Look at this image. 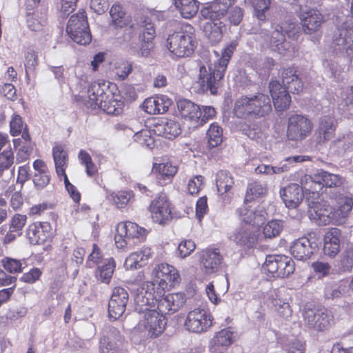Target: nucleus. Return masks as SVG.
<instances>
[{"label": "nucleus", "instance_id": "1", "mask_svg": "<svg viewBox=\"0 0 353 353\" xmlns=\"http://www.w3.org/2000/svg\"><path fill=\"white\" fill-rule=\"evenodd\" d=\"M237 46V41L232 40L222 50L221 56L214 51L216 59L213 63L205 61L201 63L197 83L203 91L209 90L212 94H216L228 64Z\"/></svg>", "mask_w": 353, "mask_h": 353}, {"label": "nucleus", "instance_id": "2", "mask_svg": "<svg viewBox=\"0 0 353 353\" xmlns=\"http://www.w3.org/2000/svg\"><path fill=\"white\" fill-rule=\"evenodd\" d=\"M155 297L149 294V296L137 294L134 297L135 310L141 316L137 329L150 338H155L163 333L167 324L165 316L152 309Z\"/></svg>", "mask_w": 353, "mask_h": 353}, {"label": "nucleus", "instance_id": "3", "mask_svg": "<svg viewBox=\"0 0 353 353\" xmlns=\"http://www.w3.org/2000/svg\"><path fill=\"white\" fill-rule=\"evenodd\" d=\"M152 281H147L137 294L149 296L152 292L157 293V297L164 295L165 291L172 290L179 284L181 276L177 269L166 263L157 264L152 271Z\"/></svg>", "mask_w": 353, "mask_h": 353}, {"label": "nucleus", "instance_id": "4", "mask_svg": "<svg viewBox=\"0 0 353 353\" xmlns=\"http://www.w3.org/2000/svg\"><path fill=\"white\" fill-rule=\"evenodd\" d=\"M271 111V100L268 95L263 93L240 97L236 101L233 109L235 116L243 119L263 117Z\"/></svg>", "mask_w": 353, "mask_h": 353}, {"label": "nucleus", "instance_id": "5", "mask_svg": "<svg viewBox=\"0 0 353 353\" xmlns=\"http://www.w3.org/2000/svg\"><path fill=\"white\" fill-rule=\"evenodd\" d=\"M196 43L193 27L185 25L168 36L166 46L172 57L183 58L193 53Z\"/></svg>", "mask_w": 353, "mask_h": 353}, {"label": "nucleus", "instance_id": "6", "mask_svg": "<svg viewBox=\"0 0 353 353\" xmlns=\"http://www.w3.org/2000/svg\"><path fill=\"white\" fill-rule=\"evenodd\" d=\"M285 32L289 38H296L298 34V28L294 23L289 24L283 23L282 26L277 25L269 35L263 29L259 32H253V33L259 34L261 38L264 39L265 45L271 48L272 50L277 52L281 54H285L290 51L292 45L287 41L285 38Z\"/></svg>", "mask_w": 353, "mask_h": 353}, {"label": "nucleus", "instance_id": "7", "mask_svg": "<svg viewBox=\"0 0 353 353\" xmlns=\"http://www.w3.org/2000/svg\"><path fill=\"white\" fill-rule=\"evenodd\" d=\"M331 48L336 53L353 59V28L345 21L334 32Z\"/></svg>", "mask_w": 353, "mask_h": 353}, {"label": "nucleus", "instance_id": "8", "mask_svg": "<svg viewBox=\"0 0 353 353\" xmlns=\"http://www.w3.org/2000/svg\"><path fill=\"white\" fill-rule=\"evenodd\" d=\"M66 31L69 37L77 43H90L92 37L85 11H79L71 16L68 22Z\"/></svg>", "mask_w": 353, "mask_h": 353}, {"label": "nucleus", "instance_id": "9", "mask_svg": "<svg viewBox=\"0 0 353 353\" xmlns=\"http://www.w3.org/2000/svg\"><path fill=\"white\" fill-rule=\"evenodd\" d=\"M263 270L265 273L270 274L273 277L285 278L294 272L295 264L290 257L285 255L268 256Z\"/></svg>", "mask_w": 353, "mask_h": 353}, {"label": "nucleus", "instance_id": "10", "mask_svg": "<svg viewBox=\"0 0 353 353\" xmlns=\"http://www.w3.org/2000/svg\"><path fill=\"white\" fill-rule=\"evenodd\" d=\"M212 321L213 317L207 310L197 307L188 313L184 327L190 332L201 334L211 327Z\"/></svg>", "mask_w": 353, "mask_h": 353}, {"label": "nucleus", "instance_id": "11", "mask_svg": "<svg viewBox=\"0 0 353 353\" xmlns=\"http://www.w3.org/2000/svg\"><path fill=\"white\" fill-rule=\"evenodd\" d=\"M312 121L301 114H292L288 119L287 137L291 141H302L311 133Z\"/></svg>", "mask_w": 353, "mask_h": 353}, {"label": "nucleus", "instance_id": "12", "mask_svg": "<svg viewBox=\"0 0 353 353\" xmlns=\"http://www.w3.org/2000/svg\"><path fill=\"white\" fill-rule=\"evenodd\" d=\"M303 316L305 323L318 331L327 329L333 321L332 315L324 307H305Z\"/></svg>", "mask_w": 353, "mask_h": 353}, {"label": "nucleus", "instance_id": "13", "mask_svg": "<svg viewBox=\"0 0 353 353\" xmlns=\"http://www.w3.org/2000/svg\"><path fill=\"white\" fill-rule=\"evenodd\" d=\"M152 219L155 223L165 224L172 219L171 204L164 193H160L149 207Z\"/></svg>", "mask_w": 353, "mask_h": 353}, {"label": "nucleus", "instance_id": "14", "mask_svg": "<svg viewBox=\"0 0 353 353\" xmlns=\"http://www.w3.org/2000/svg\"><path fill=\"white\" fill-rule=\"evenodd\" d=\"M128 297V293L124 288L117 287L113 289L108 303V314L110 319L117 320L122 316L125 310Z\"/></svg>", "mask_w": 353, "mask_h": 353}, {"label": "nucleus", "instance_id": "15", "mask_svg": "<svg viewBox=\"0 0 353 353\" xmlns=\"http://www.w3.org/2000/svg\"><path fill=\"white\" fill-rule=\"evenodd\" d=\"M299 17L301 21L303 29L305 34H311L319 30L322 23L321 13L307 6H301L299 9Z\"/></svg>", "mask_w": 353, "mask_h": 353}, {"label": "nucleus", "instance_id": "16", "mask_svg": "<svg viewBox=\"0 0 353 353\" xmlns=\"http://www.w3.org/2000/svg\"><path fill=\"white\" fill-rule=\"evenodd\" d=\"M52 226L49 222H38L30 224L26 232L30 243L33 245L43 244L52 236Z\"/></svg>", "mask_w": 353, "mask_h": 353}, {"label": "nucleus", "instance_id": "17", "mask_svg": "<svg viewBox=\"0 0 353 353\" xmlns=\"http://www.w3.org/2000/svg\"><path fill=\"white\" fill-rule=\"evenodd\" d=\"M230 238L236 245L250 248L256 243L258 234L252 226L244 225L236 228Z\"/></svg>", "mask_w": 353, "mask_h": 353}, {"label": "nucleus", "instance_id": "18", "mask_svg": "<svg viewBox=\"0 0 353 353\" xmlns=\"http://www.w3.org/2000/svg\"><path fill=\"white\" fill-rule=\"evenodd\" d=\"M234 0H214L201 10V14L205 19L219 20L225 17Z\"/></svg>", "mask_w": 353, "mask_h": 353}, {"label": "nucleus", "instance_id": "19", "mask_svg": "<svg viewBox=\"0 0 353 353\" xmlns=\"http://www.w3.org/2000/svg\"><path fill=\"white\" fill-rule=\"evenodd\" d=\"M332 208L325 204L316 203L310 208V217L317 225H326L331 223H341V220L334 219Z\"/></svg>", "mask_w": 353, "mask_h": 353}, {"label": "nucleus", "instance_id": "20", "mask_svg": "<svg viewBox=\"0 0 353 353\" xmlns=\"http://www.w3.org/2000/svg\"><path fill=\"white\" fill-rule=\"evenodd\" d=\"M234 332L228 328L216 332L210 341V353H225L234 342Z\"/></svg>", "mask_w": 353, "mask_h": 353}, {"label": "nucleus", "instance_id": "21", "mask_svg": "<svg viewBox=\"0 0 353 353\" xmlns=\"http://www.w3.org/2000/svg\"><path fill=\"white\" fill-rule=\"evenodd\" d=\"M120 339L119 331L116 327L112 326L105 327L102 332V336L99 343L101 353H117L119 346L118 343Z\"/></svg>", "mask_w": 353, "mask_h": 353}, {"label": "nucleus", "instance_id": "22", "mask_svg": "<svg viewBox=\"0 0 353 353\" xmlns=\"http://www.w3.org/2000/svg\"><path fill=\"white\" fill-rule=\"evenodd\" d=\"M223 257L218 249L208 248L202 252L201 263L205 274H211L221 268Z\"/></svg>", "mask_w": 353, "mask_h": 353}, {"label": "nucleus", "instance_id": "23", "mask_svg": "<svg viewBox=\"0 0 353 353\" xmlns=\"http://www.w3.org/2000/svg\"><path fill=\"white\" fill-rule=\"evenodd\" d=\"M269 88L275 108L279 111L288 108L291 97L285 88L277 81H271Z\"/></svg>", "mask_w": 353, "mask_h": 353}, {"label": "nucleus", "instance_id": "24", "mask_svg": "<svg viewBox=\"0 0 353 353\" xmlns=\"http://www.w3.org/2000/svg\"><path fill=\"white\" fill-rule=\"evenodd\" d=\"M239 214L246 223L259 225L265 219L267 213L263 207L245 204L239 209Z\"/></svg>", "mask_w": 353, "mask_h": 353}, {"label": "nucleus", "instance_id": "25", "mask_svg": "<svg viewBox=\"0 0 353 353\" xmlns=\"http://www.w3.org/2000/svg\"><path fill=\"white\" fill-rule=\"evenodd\" d=\"M280 196L288 208H297L304 197L303 189L296 183L290 184L281 189Z\"/></svg>", "mask_w": 353, "mask_h": 353}, {"label": "nucleus", "instance_id": "26", "mask_svg": "<svg viewBox=\"0 0 353 353\" xmlns=\"http://www.w3.org/2000/svg\"><path fill=\"white\" fill-rule=\"evenodd\" d=\"M306 237L295 240L291 247L290 253L297 260L304 261L310 258L316 250V246Z\"/></svg>", "mask_w": 353, "mask_h": 353}, {"label": "nucleus", "instance_id": "27", "mask_svg": "<svg viewBox=\"0 0 353 353\" xmlns=\"http://www.w3.org/2000/svg\"><path fill=\"white\" fill-rule=\"evenodd\" d=\"M171 103V100L167 96H157L146 99L143 103V109L150 114H163Z\"/></svg>", "mask_w": 353, "mask_h": 353}, {"label": "nucleus", "instance_id": "28", "mask_svg": "<svg viewBox=\"0 0 353 353\" xmlns=\"http://www.w3.org/2000/svg\"><path fill=\"white\" fill-rule=\"evenodd\" d=\"M177 108L182 117L193 123L199 122L201 110L199 106L193 102L182 99L177 101Z\"/></svg>", "mask_w": 353, "mask_h": 353}, {"label": "nucleus", "instance_id": "29", "mask_svg": "<svg viewBox=\"0 0 353 353\" xmlns=\"http://www.w3.org/2000/svg\"><path fill=\"white\" fill-rule=\"evenodd\" d=\"M150 248L143 247L140 250L132 252L125 259L124 265L126 269H138L146 265L152 256Z\"/></svg>", "mask_w": 353, "mask_h": 353}, {"label": "nucleus", "instance_id": "30", "mask_svg": "<svg viewBox=\"0 0 353 353\" xmlns=\"http://www.w3.org/2000/svg\"><path fill=\"white\" fill-rule=\"evenodd\" d=\"M107 88L108 85L104 81L93 82L88 88V94L90 100L100 108H106Z\"/></svg>", "mask_w": 353, "mask_h": 353}, {"label": "nucleus", "instance_id": "31", "mask_svg": "<svg viewBox=\"0 0 353 353\" xmlns=\"http://www.w3.org/2000/svg\"><path fill=\"white\" fill-rule=\"evenodd\" d=\"M152 131L158 136L172 139L181 133V128L179 123L174 120H161L154 125Z\"/></svg>", "mask_w": 353, "mask_h": 353}, {"label": "nucleus", "instance_id": "32", "mask_svg": "<svg viewBox=\"0 0 353 353\" xmlns=\"http://www.w3.org/2000/svg\"><path fill=\"white\" fill-rule=\"evenodd\" d=\"M341 231L337 228H332L324 236L323 252L325 255L333 258L340 250Z\"/></svg>", "mask_w": 353, "mask_h": 353}, {"label": "nucleus", "instance_id": "33", "mask_svg": "<svg viewBox=\"0 0 353 353\" xmlns=\"http://www.w3.org/2000/svg\"><path fill=\"white\" fill-rule=\"evenodd\" d=\"M315 180L321 184V190L323 186L327 188H339L345 183V179L336 174L330 173L323 170L315 172Z\"/></svg>", "mask_w": 353, "mask_h": 353}, {"label": "nucleus", "instance_id": "34", "mask_svg": "<svg viewBox=\"0 0 353 353\" xmlns=\"http://www.w3.org/2000/svg\"><path fill=\"white\" fill-rule=\"evenodd\" d=\"M268 299L274 306L276 314L283 319L289 321L292 317V310L288 302L279 298L277 291L276 290H270Z\"/></svg>", "mask_w": 353, "mask_h": 353}, {"label": "nucleus", "instance_id": "35", "mask_svg": "<svg viewBox=\"0 0 353 353\" xmlns=\"http://www.w3.org/2000/svg\"><path fill=\"white\" fill-rule=\"evenodd\" d=\"M224 24L221 21L210 20L203 25L204 36L212 44L219 43L223 37Z\"/></svg>", "mask_w": 353, "mask_h": 353}, {"label": "nucleus", "instance_id": "36", "mask_svg": "<svg viewBox=\"0 0 353 353\" xmlns=\"http://www.w3.org/2000/svg\"><path fill=\"white\" fill-rule=\"evenodd\" d=\"M283 83L284 88L292 93H299L303 89V84L294 68H289L285 69L282 73Z\"/></svg>", "mask_w": 353, "mask_h": 353}, {"label": "nucleus", "instance_id": "37", "mask_svg": "<svg viewBox=\"0 0 353 353\" xmlns=\"http://www.w3.org/2000/svg\"><path fill=\"white\" fill-rule=\"evenodd\" d=\"M22 140L23 141V145L19 150L17 154V161L19 162H24L27 161L32 154L34 146L33 143L31 141V138L28 131L23 132L21 139L18 138L13 140L14 147L20 145L22 143Z\"/></svg>", "mask_w": 353, "mask_h": 353}, {"label": "nucleus", "instance_id": "38", "mask_svg": "<svg viewBox=\"0 0 353 353\" xmlns=\"http://www.w3.org/2000/svg\"><path fill=\"white\" fill-rule=\"evenodd\" d=\"M294 179H296L301 186L303 190L311 192L312 194H319L321 191V184L317 180H315V173L313 176L305 174L302 171L297 172L294 175Z\"/></svg>", "mask_w": 353, "mask_h": 353}, {"label": "nucleus", "instance_id": "39", "mask_svg": "<svg viewBox=\"0 0 353 353\" xmlns=\"http://www.w3.org/2000/svg\"><path fill=\"white\" fill-rule=\"evenodd\" d=\"M52 155L55 164L56 172L61 177L66 175L65 169L68 166V153L61 145L52 148Z\"/></svg>", "mask_w": 353, "mask_h": 353}, {"label": "nucleus", "instance_id": "40", "mask_svg": "<svg viewBox=\"0 0 353 353\" xmlns=\"http://www.w3.org/2000/svg\"><path fill=\"white\" fill-rule=\"evenodd\" d=\"M335 119L332 117L324 116L321 119L319 128V140L324 142L333 137L335 132Z\"/></svg>", "mask_w": 353, "mask_h": 353}, {"label": "nucleus", "instance_id": "41", "mask_svg": "<svg viewBox=\"0 0 353 353\" xmlns=\"http://www.w3.org/2000/svg\"><path fill=\"white\" fill-rule=\"evenodd\" d=\"M152 172L159 180L170 181L177 172V168L172 163H155L152 168Z\"/></svg>", "mask_w": 353, "mask_h": 353}, {"label": "nucleus", "instance_id": "42", "mask_svg": "<svg viewBox=\"0 0 353 353\" xmlns=\"http://www.w3.org/2000/svg\"><path fill=\"white\" fill-rule=\"evenodd\" d=\"M117 231L124 234L130 239L143 237L146 234L145 228L139 227L137 223L130 221L119 223Z\"/></svg>", "mask_w": 353, "mask_h": 353}, {"label": "nucleus", "instance_id": "43", "mask_svg": "<svg viewBox=\"0 0 353 353\" xmlns=\"http://www.w3.org/2000/svg\"><path fill=\"white\" fill-rule=\"evenodd\" d=\"M174 6L181 15L185 19L194 17L199 10V2L196 0H174Z\"/></svg>", "mask_w": 353, "mask_h": 353}, {"label": "nucleus", "instance_id": "44", "mask_svg": "<svg viewBox=\"0 0 353 353\" xmlns=\"http://www.w3.org/2000/svg\"><path fill=\"white\" fill-rule=\"evenodd\" d=\"M115 261L112 258L105 259L104 263L99 266L95 273L97 279L102 283H110L115 269Z\"/></svg>", "mask_w": 353, "mask_h": 353}, {"label": "nucleus", "instance_id": "45", "mask_svg": "<svg viewBox=\"0 0 353 353\" xmlns=\"http://www.w3.org/2000/svg\"><path fill=\"white\" fill-rule=\"evenodd\" d=\"M341 98L342 101L339 104L341 114L346 117L353 116V87L347 88Z\"/></svg>", "mask_w": 353, "mask_h": 353}, {"label": "nucleus", "instance_id": "46", "mask_svg": "<svg viewBox=\"0 0 353 353\" xmlns=\"http://www.w3.org/2000/svg\"><path fill=\"white\" fill-rule=\"evenodd\" d=\"M216 184L218 192L223 194L233 186L234 180L228 172L221 170L216 174Z\"/></svg>", "mask_w": 353, "mask_h": 353}, {"label": "nucleus", "instance_id": "47", "mask_svg": "<svg viewBox=\"0 0 353 353\" xmlns=\"http://www.w3.org/2000/svg\"><path fill=\"white\" fill-rule=\"evenodd\" d=\"M337 212L339 213L341 223L347 217L353 208V197L348 195H341L336 200Z\"/></svg>", "mask_w": 353, "mask_h": 353}, {"label": "nucleus", "instance_id": "48", "mask_svg": "<svg viewBox=\"0 0 353 353\" xmlns=\"http://www.w3.org/2000/svg\"><path fill=\"white\" fill-rule=\"evenodd\" d=\"M110 14L112 22L116 27L122 28L130 22L129 17L123 10L121 6L119 4L115 3L112 6Z\"/></svg>", "mask_w": 353, "mask_h": 353}, {"label": "nucleus", "instance_id": "49", "mask_svg": "<svg viewBox=\"0 0 353 353\" xmlns=\"http://www.w3.org/2000/svg\"><path fill=\"white\" fill-rule=\"evenodd\" d=\"M107 198L112 201L117 208L121 209L133 200L134 194L132 191H119L109 194Z\"/></svg>", "mask_w": 353, "mask_h": 353}, {"label": "nucleus", "instance_id": "50", "mask_svg": "<svg viewBox=\"0 0 353 353\" xmlns=\"http://www.w3.org/2000/svg\"><path fill=\"white\" fill-rule=\"evenodd\" d=\"M284 228V222L279 219L268 221L263 228V234L266 239L278 236Z\"/></svg>", "mask_w": 353, "mask_h": 353}, {"label": "nucleus", "instance_id": "51", "mask_svg": "<svg viewBox=\"0 0 353 353\" xmlns=\"http://www.w3.org/2000/svg\"><path fill=\"white\" fill-rule=\"evenodd\" d=\"M267 192L266 186L261 182L253 181L248 184L245 201H250L254 198L260 197L265 195Z\"/></svg>", "mask_w": 353, "mask_h": 353}, {"label": "nucleus", "instance_id": "52", "mask_svg": "<svg viewBox=\"0 0 353 353\" xmlns=\"http://www.w3.org/2000/svg\"><path fill=\"white\" fill-rule=\"evenodd\" d=\"M353 145V137L350 134L339 137L332 143L331 148L339 154H343L350 150Z\"/></svg>", "mask_w": 353, "mask_h": 353}, {"label": "nucleus", "instance_id": "53", "mask_svg": "<svg viewBox=\"0 0 353 353\" xmlns=\"http://www.w3.org/2000/svg\"><path fill=\"white\" fill-rule=\"evenodd\" d=\"M252 5L254 10V14L257 19L263 21L266 19L265 12L269 9L270 0H245Z\"/></svg>", "mask_w": 353, "mask_h": 353}, {"label": "nucleus", "instance_id": "54", "mask_svg": "<svg viewBox=\"0 0 353 353\" xmlns=\"http://www.w3.org/2000/svg\"><path fill=\"white\" fill-rule=\"evenodd\" d=\"M78 159L80 163L85 168V172L88 176H93L97 172V168L94 163L91 156L83 150H81L78 154Z\"/></svg>", "mask_w": 353, "mask_h": 353}, {"label": "nucleus", "instance_id": "55", "mask_svg": "<svg viewBox=\"0 0 353 353\" xmlns=\"http://www.w3.org/2000/svg\"><path fill=\"white\" fill-rule=\"evenodd\" d=\"M207 135L208 137V143L211 148L216 147L223 141V130L216 123L210 125Z\"/></svg>", "mask_w": 353, "mask_h": 353}, {"label": "nucleus", "instance_id": "56", "mask_svg": "<svg viewBox=\"0 0 353 353\" xmlns=\"http://www.w3.org/2000/svg\"><path fill=\"white\" fill-rule=\"evenodd\" d=\"M152 295L155 297V302L154 303V307L152 309H156L157 312L160 314L165 316L167 314L173 313L172 309L170 306V302L167 296L161 295L159 297H157V293L152 292Z\"/></svg>", "mask_w": 353, "mask_h": 353}, {"label": "nucleus", "instance_id": "57", "mask_svg": "<svg viewBox=\"0 0 353 353\" xmlns=\"http://www.w3.org/2000/svg\"><path fill=\"white\" fill-rule=\"evenodd\" d=\"M134 140L142 146L152 148L154 145V138L151 135V132L148 129H143L134 135Z\"/></svg>", "mask_w": 353, "mask_h": 353}, {"label": "nucleus", "instance_id": "58", "mask_svg": "<svg viewBox=\"0 0 353 353\" xmlns=\"http://www.w3.org/2000/svg\"><path fill=\"white\" fill-rule=\"evenodd\" d=\"M10 134L12 136H18L28 131L27 125L23 123L22 118L18 114H14L10 122Z\"/></svg>", "mask_w": 353, "mask_h": 353}, {"label": "nucleus", "instance_id": "59", "mask_svg": "<svg viewBox=\"0 0 353 353\" xmlns=\"http://www.w3.org/2000/svg\"><path fill=\"white\" fill-rule=\"evenodd\" d=\"M288 167L285 165L283 166H271L270 165L261 164L255 168L257 174H263L266 175H272L274 174H281L287 172Z\"/></svg>", "mask_w": 353, "mask_h": 353}, {"label": "nucleus", "instance_id": "60", "mask_svg": "<svg viewBox=\"0 0 353 353\" xmlns=\"http://www.w3.org/2000/svg\"><path fill=\"white\" fill-rule=\"evenodd\" d=\"M38 65L37 55L33 50L29 49L25 54V68L28 76Z\"/></svg>", "mask_w": 353, "mask_h": 353}, {"label": "nucleus", "instance_id": "61", "mask_svg": "<svg viewBox=\"0 0 353 353\" xmlns=\"http://www.w3.org/2000/svg\"><path fill=\"white\" fill-rule=\"evenodd\" d=\"M196 248L194 242L192 240L182 241L178 245V256L181 259H184L189 256Z\"/></svg>", "mask_w": 353, "mask_h": 353}, {"label": "nucleus", "instance_id": "62", "mask_svg": "<svg viewBox=\"0 0 353 353\" xmlns=\"http://www.w3.org/2000/svg\"><path fill=\"white\" fill-rule=\"evenodd\" d=\"M166 296L174 312L181 308L186 301L185 296L183 293H172Z\"/></svg>", "mask_w": 353, "mask_h": 353}, {"label": "nucleus", "instance_id": "63", "mask_svg": "<svg viewBox=\"0 0 353 353\" xmlns=\"http://www.w3.org/2000/svg\"><path fill=\"white\" fill-rule=\"evenodd\" d=\"M14 162V154L11 149L4 150L0 154V176L8 170Z\"/></svg>", "mask_w": 353, "mask_h": 353}, {"label": "nucleus", "instance_id": "64", "mask_svg": "<svg viewBox=\"0 0 353 353\" xmlns=\"http://www.w3.org/2000/svg\"><path fill=\"white\" fill-rule=\"evenodd\" d=\"M143 24V40L152 41L155 36V28L152 20L145 17L142 21Z\"/></svg>", "mask_w": 353, "mask_h": 353}]
</instances>
